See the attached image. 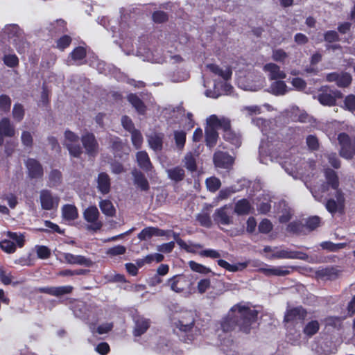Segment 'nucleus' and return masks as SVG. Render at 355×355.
<instances>
[{
    "mask_svg": "<svg viewBox=\"0 0 355 355\" xmlns=\"http://www.w3.org/2000/svg\"><path fill=\"white\" fill-rule=\"evenodd\" d=\"M324 177L325 182L314 186L310 191L316 200L322 202L324 197L323 194L327 193L329 188L335 190L334 198H331L327 200L325 207L332 215L336 212H341L345 207V198L343 191L338 188V177L334 170L329 168L324 170Z\"/></svg>",
    "mask_w": 355,
    "mask_h": 355,
    "instance_id": "1",
    "label": "nucleus"
},
{
    "mask_svg": "<svg viewBox=\"0 0 355 355\" xmlns=\"http://www.w3.org/2000/svg\"><path fill=\"white\" fill-rule=\"evenodd\" d=\"M258 311L242 304L234 305L230 310L227 316L223 318L221 328L224 332H229L238 327L239 331L248 334L252 324L256 321Z\"/></svg>",
    "mask_w": 355,
    "mask_h": 355,
    "instance_id": "2",
    "label": "nucleus"
},
{
    "mask_svg": "<svg viewBox=\"0 0 355 355\" xmlns=\"http://www.w3.org/2000/svg\"><path fill=\"white\" fill-rule=\"evenodd\" d=\"M207 127L205 128V142L209 148L214 147L218 138L217 129L227 128L229 125V119L216 115H211L207 119Z\"/></svg>",
    "mask_w": 355,
    "mask_h": 355,
    "instance_id": "3",
    "label": "nucleus"
},
{
    "mask_svg": "<svg viewBox=\"0 0 355 355\" xmlns=\"http://www.w3.org/2000/svg\"><path fill=\"white\" fill-rule=\"evenodd\" d=\"M196 314L191 311H186L182 312L178 320L174 322L175 327L180 331L187 334V340L193 339V333L198 331L195 327Z\"/></svg>",
    "mask_w": 355,
    "mask_h": 355,
    "instance_id": "4",
    "label": "nucleus"
},
{
    "mask_svg": "<svg viewBox=\"0 0 355 355\" xmlns=\"http://www.w3.org/2000/svg\"><path fill=\"white\" fill-rule=\"evenodd\" d=\"M3 34L12 43L19 53L24 51L26 43L22 30L17 24H9L4 27Z\"/></svg>",
    "mask_w": 355,
    "mask_h": 355,
    "instance_id": "5",
    "label": "nucleus"
},
{
    "mask_svg": "<svg viewBox=\"0 0 355 355\" xmlns=\"http://www.w3.org/2000/svg\"><path fill=\"white\" fill-rule=\"evenodd\" d=\"M343 93L338 89H331L329 86H322L318 90L317 99L323 105L334 106L336 100L342 98Z\"/></svg>",
    "mask_w": 355,
    "mask_h": 355,
    "instance_id": "6",
    "label": "nucleus"
},
{
    "mask_svg": "<svg viewBox=\"0 0 355 355\" xmlns=\"http://www.w3.org/2000/svg\"><path fill=\"white\" fill-rule=\"evenodd\" d=\"M304 162L298 157L287 158L283 163L282 167L285 171L294 179H301L304 175L303 165Z\"/></svg>",
    "mask_w": 355,
    "mask_h": 355,
    "instance_id": "7",
    "label": "nucleus"
},
{
    "mask_svg": "<svg viewBox=\"0 0 355 355\" xmlns=\"http://www.w3.org/2000/svg\"><path fill=\"white\" fill-rule=\"evenodd\" d=\"M64 146L68 149L69 154L74 157H79L83 153L79 143V137L70 130L64 132Z\"/></svg>",
    "mask_w": 355,
    "mask_h": 355,
    "instance_id": "8",
    "label": "nucleus"
},
{
    "mask_svg": "<svg viewBox=\"0 0 355 355\" xmlns=\"http://www.w3.org/2000/svg\"><path fill=\"white\" fill-rule=\"evenodd\" d=\"M166 285L175 293H182L189 289L191 281L189 277L184 275H175L169 279Z\"/></svg>",
    "mask_w": 355,
    "mask_h": 355,
    "instance_id": "9",
    "label": "nucleus"
},
{
    "mask_svg": "<svg viewBox=\"0 0 355 355\" xmlns=\"http://www.w3.org/2000/svg\"><path fill=\"white\" fill-rule=\"evenodd\" d=\"M325 78L329 83H336V85L340 88L348 87L352 82V75L345 71L327 73Z\"/></svg>",
    "mask_w": 355,
    "mask_h": 355,
    "instance_id": "10",
    "label": "nucleus"
},
{
    "mask_svg": "<svg viewBox=\"0 0 355 355\" xmlns=\"http://www.w3.org/2000/svg\"><path fill=\"white\" fill-rule=\"evenodd\" d=\"M338 140L340 145V156L347 159H352L355 155L353 141L345 133L339 134Z\"/></svg>",
    "mask_w": 355,
    "mask_h": 355,
    "instance_id": "11",
    "label": "nucleus"
},
{
    "mask_svg": "<svg viewBox=\"0 0 355 355\" xmlns=\"http://www.w3.org/2000/svg\"><path fill=\"white\" fill-rule=\"evenodd\" d=\"M270 258L307 260L309 256L304 252L291 250L288 248H277L271 254Z\"/></svg>",
    "mask_w": 355,
    "mask_h": 355,
    "instance_id": "12",
    "label": "nucleus"
},
{
    "mask_svg": "<svg viewBox=\"0 0 355 355\" xmlns=\"http://www.w3.org/2000/svg\"><path fill=\"white\" fill-rule=\"evenodd\" d=\"M59 259L62 262L71 265L76 264L86 267H91L93 265L92 261L84 256L75 255L67 252H60Z\"/></svg>",
    "mask_w": 355,
    "mask_h": 355,
    "instance_id": "13",
    "label": "nucleus"
},
{
    "mask_svg": "<svg viewBox=\"0 0 355 355\" xmlns=\"http://www.w3.org/2000/svg\"><path fill=\"white\" fill-rule=\"evenodd\" d=\"M40 200L41 207L44 210H51L58 207L60 198L46 189L40 191Z\"/></svg>",
    "mask_w": 355,
    "mask_h": 355,
    "instance_id": "14",
    "label": "nucleus"
},
{
    "mask_svg": "<svg viewBox=\"0 0 355 355\" xmlns=\"http://www.w3.org/2000/svg\"><path fill=\"white\" fill-rule=\"evenodd\" d=\"M83 216L87 222L92 223L88 229L96 231L101 228L102 223L98 220L99 211L96 207L90 206L87 207L83 212Z\"/></svg>",
    "mask_w": 355,
    "mask_h": 355,
    "instance_id": "15",
    "label": "nucleus"
},
{
    "mask_svg": "<svg viewBox=\"0 0 355 355\" xmlns=\"http://www.w3.org/2000/svg\"><path fill=\"white\" fill-rule=\"evenodd\" d=\"M81 141L87 155L95 156L98 153V144L94 134L86 132L82 135Z\"/></svg>",
    "mask_w": 355,
    "mask_h": 355,
    "instance_id": "16",
    "label": "nucleus"
},
{
    "mask_svg": "<svg viewBox=\"0 0 355 355\" xmlns=\"http://www.w3.org/2000/svg\"><path fill=\"white\" fill-rule=\"evenodd\" d=\"M73 288L71 286H46L40 287L37 291L40 293H46L52 296L60 297L72 292Z\"/></svg>",
    "mask_w": 355,
    "mask_h": 355,
    "instance_id": "17",
    "label": "nucleus"
},
{
    "mask_svg": "<svg viewBox=\"0 0 355 355\" xmlns=\"http://www.w3.org/2000/svg\"><path fill=\"white\" fill-rule=\"evenodd\" d=\"M15 128L10 120L7 117L2 118L0 121V146L3 144L4 136L12 137L15 136Z\"/></svg>",
    "mask_w": 355,
    "mask_h": 355,
    "instance_id": "18",
    "label": "nucleus"
},
{
    "mask_svg": "<svg viewBox=\"0 0 355 355\" xmlns=\"http://www.w3.org/2000/svg\"><path fill=\"white\" fill-rule=\"evenodd\" d=\"M292 266H267L264 268H260L259 271L267 276H280L284 277L291 273L290 269H293Z\"/></svg>",
    "mask_w": 355,
    "mask_h": 355,
    "instance_id": "19",
    "label": "nucleus"
},
{
    "mask_svg": "<svg viewBox=\"0 0 355 355\" xmlns=\"http://www.w3.org/2000/svg\"><path fill=\"white\" fill-rule=\"evenodd\" d=\"M263 70L268 73L270 80H282L286 78V73L281 70L279 66L275 63H268L264 65Z\"/></svg>",
    "mask_w": 355,
    "mask_h": 355,
    "instance_id": "20",
    "label": "nucleus"
},
{
    "mask_svg": "<svg viewBox=\"0 0 355 355\" xmlns=\"http://www.w3.org/2000/svg\"><path fill=\"white\" fill-rule=\"evenodd\" d=\"M306 310L302 306L295 307L286 311L284 320L286 322L302 320L306 316Z\"/></svg>",
    "mask_w": 355,
    "mask_h": 355,
    "instance_id": "21",
    "label": "nucleus"
},
{
    "mask_svg": "<svg viewBox=\"0 0 355 355\" xmlns=\"http://www.w3.org/2000/svg\"><path fill=\"white\" fill-rule=\"evenodd\" d=\"M213 217L214 221L220 225H228L233 223L232 217L230 216L227 211V206L217 209Z\"/></svg>",
    "mask_w": 355,
    "mask_h": 355,
    "instance_id": "22",
    "label": "nucleus"
},
{
    "mask_svg": "<svg viewBox=\"0 0 355 355\" xmlns=\"http://www.w3.org/2000/svg\"><path fill=\"white\" fill-rule=\"evenodd\" d=\"M214 162L216 166L227 168L234 162L232 156L222 151H217L214 155Z\"/></svg>",
    "mask_w": 355,
    "mask_h": 355,
    "instance_id": "23",
    "label": "nucleus"
},
{
    "mask_svg": "<svg viewBox=\"0 0 355 355\" xmlns=\"http://www.w3.org/2000/svg\"><path fill=\"white\" fill-rule=\"evenodd\" d=\"M86 56V50L82 46L76 47L67 58L66 63L67 65L81 64L82 60Z\"/></svg>",
    "mask_w": 355,
    "mask_h": 355,
    "instance_id": "24",
    "label": "nucleus"
},
{
    "mask_svg": "<svg viewBox=\"0 0 355 355\" xmlns=\"http://www.w3.org/2000/svg\"><path fill=\"white\" fill-rule=\"evenodd\" d=\"M26 165L29 176L32 178H39L43 175V168L41 164L34 159H28Z\"/></svg>",
    "mask_w": 355,
    "mask_h": 355,
    "instance_id": "25",
    "label": "nucleus"
},
{
    "mask_svg": "<svg viewBox=\"0 0 355 355\" xmlns=\"http://www.w3.org/2000/svg\"><path fill=\"white\" fill-rule=\"evenodd\" d=\"M224 132L223 138L227 141H229L236 148H239L241 144V135L235 132L231 129L230 121L229 120V125L225 128H223Z\"/></svg>",
    "mask_w": 355,
    "mask_h": 355,
    "instance_id": "26",
    "label": "nucleus"
},
{
    "mask_svg": "<svg viewBox=\"0 0 355 355\" xmlns=\"http://www.w3.org/2000/svg\"><path fill=\"white\" fill-rule=\"evenodd\" d=\"M340 273L341 271L338 268L333 266L322 268L316 272L319 277L329 280L336 279Z\"/></svg>",
    "mask_w": 355,
    "mask_h": 355,
    "instance_id": "27",
    "label": "nucleus"
},
{
    "mask_svg": "<svg viewBox=\"0 0 355 355\" xmlns=\"http://www.w3.org/2000/svg\"><path fill=\"white\" fill-rule=\"evenodd\" d=\"M97 188L103 194H107L110 190V179L109 175L105 173L98 174L97 178Z\"/></svg>",
    "mask_w": 355,
    "mask_h": 355,
    "instance_id": "28",
    "label": "nucleus"
},
{
    "mask_svg": "<svg viewBox=\"0 0 355 355\" xmlns=\"http://www.w3.org/2000/svg\"><path fill=\"white\" fill-rule=\"evenodd\" d=\"M206 67L211 72L221 77L225 80L231 78L232 71L228 67L223 69L214 64H209Z\"/></svg>",
    "mask_w": 355,
    "mask_h": 355,
    "instance_id": "29",
    "label": "nucleus"
},
{
    "mask_svg": "<svg viewBox=\"0 0 355 355\" xmlns=\"http://www.w3.org/2000/svg\"><path fill=\"white\" fill-rule=\"evenodd\" d=\"M163 135L159 133H152L148 136V142L150 147L155 151H160L163 145Z\"/></svg>",
    "mask_w": 355,
    "mask_h": 355,
    "instance_id": "30",
    "label": "nucleus"
},
{
    "mask_svg": "<svg viewBox=\"0 0 355 355\" xmlns=\"http://www.w3.org/2000/svg\"><path fill=\"white\" fill-rule=\"evenodd\" d=\"M268 91L275 96H282L288 92V88L284 81L279 80L270 85Z\"/></svg>",
    "mask_w": 355,
    "mask_h": 355,
    "instance_id": "31",
    "label": "nucleus"
},
{
    "mask_svg": "<svg viewBox=\"0 0 355 355\" xmlns=\"http://www.w3.org/2000/svg\"><path fill=\"white\" fill-rule=\"evenodd\" d=\"M138 165L141 168L148 172L152 168V164L146 151H139L136 155Z\"/></svg>",
    "mask_w": 355,
    "mask_h": 355,
    "instance_id": "32",
    "label": "nucleus"
},
{
    "mask_svg": "<svg viewBox=\"0 0 355 355\" xmlns=\"http://www.w3.org/2000/svg\"><path fill=\"white\" fill-rule=\"evenodd\" d=\"M135 327L134 335L139 336L144 334L150 327V321L142 317H138L135 319Z\"/></svg>",
    "mask_w": 355,
    "mask_h": 355,
    "instance_id": "33",
    "label": "nucleus"
},
{
    "mask_svg": "<svg viewBox=\"0 0 355 355\" xmlns=\"http://www.w3.org/2000/svg\"><path fill=\"white\" fill-rule=\"evenodd\" d=\"M62 215L66 220H74L78 216V209L73 205H65L62 208Z\"/></svg>",
    "mask_w": 355,
    "mask_h": 355,
    "instance_id": "34",
    "label": "nucleus"
},
{
    "mask_svg": "<svg viewBox=\"0 0 355 355\" xmlns=\"http://www.w3.org/2000/svg\"><path fill=\"white\" fill-rule=\"evenodd\" d=\"M132 174L134 178V182L138 187H139L142 191L148 190V182L141 172L135 169L132 172Z\"/></svg>",
    "mask_w": 355,
    "mask_h": 355,
    "instance_id": "35",
    "label": "nucleus"
},
{
    "mask_svg": "<svg viewBox=\"0 0 355 355\" xmlns=\"http://www.w3.org/2000/svg\"><path fill=\"white\" fill-rule=\"evenodd\" d=\"M252 206L249 201L246 199H241L239 200L234 207V211L238 215H245L250 212Z\"/></svg>",
    "mask_w": 355,
    "mask_h": 355,
    "instance_id": "36",
    "label": "nucleus"
},
{
    "mask_svg": "<svg viewBox=\"0 0 355 355\" xmlns=\"http://www.w3.org/2000/svg\"><path fill=\"white\" fill-rule=\"evenodd\" d=\"M128 100L139 114H143L145 113L146 106L143 101L136 94H129L128 96Z\"/></svg>",
    "mask_w": 355,
    "mask_h": 355,
    "instance_id": "37",
    "label": "nucleus"
},
{
    "mask_svg": "<svg viewBox=\"0 0 355 355\" xmlns=\"http://www.w3.org/2000/svg\"><path fill=\"white\" fill-rule=\"evenodd\" d=\"M166 173L168 178L175 182H180L182 180L185 176L184 170L180 166H175L172 168L167 169Z\"/></svg>",
    "mask_w": 355,
    "mask_h": 355,
    "instance_id": "38",
    "label": "nucleus"
},
{
    "mask_svg": "<svg viewBox=\"0 0 355 355\" xmlns=\"http://www.w3.org/2000/svg\"><path fill=\"white\" fill-rule=\"evenodd\" d=\"M218 266L231 272H236L242 270L248 266L247 263H238L236 264L232 265L227 261L223 259H219L217 261Z\"/></svg>",
    "mask_w": 355,
    "mask_h": 355,
    "instance_id": "39",
    "label": "nucleus"
},
{
    "mask_svg": "<svg viewBox=\"0 0 355 355\" xmlns=\"http://www.w3.org/2000/svg\"><path fill=\"white\" fill-rule=\"evenodd\" d=\"M279 208L281 209L279 213L281 214L279 216V221L281 223H286L291 218V210L288 207L285 201H281L279 202Z\"/></svg>",
    "mask_w": 355,
    "mask_h": 355,
    "instance_id": "40",
    "label": "nucleus"
},
{
    "mask_svg": "<svg viewBox=\"0 0 355 355\" xmlns=\"http://www.w3.org/2000/svg\"><path fill=\"white\" fill-rule=\"evenodd\" d=\"M320 329V324L318 320H311L304 326L303 332L306 336L311 337L315 335Z\"/></svg>",
    "mask_w": 355,
    "mask_h": 355,
    "instance_id": "41",
    "label": "nucleus"
},
{
    "mask_svg": "<svg viewBox=\"0 0 355 355\" xmlns=\"http://www.w3.org/2000/svg\"><path fill=\"white\" fill-rule=\"evenodd\" d=\"M99 207L102 212L107 216H113L115 214V209L111 201L103 200L99 202Z\"/></svg>",
    "mask_w": 355,
    "mask_h": 355,
    "instance_id": "42",
    "label": "nucleus"
},
{
    "mask_svg": "<svg viewBox=\"0 0 355 355\" xmlns=\"http://www.w3.org/2000/svg\"><path fill=\"white\" fill-rule=\"evenodd\" d=\"M25 110L24 107L20 103H15L13 106L12 115L14 120L17 122H20L24 116Z\"/></svg>",
    "mask_w": 355,
    "mask_h": 355,
    "instance_id": "43",
    "label": "nucleus"
},
{
    "mask_svg": "<svg viewBox=\"0 0 355 355\" xmlns=\"http://www.w3.org/2000/svg\"><path fill=\"white\" fill-rule=\"evenodd\" d=\"M206 186L207 189L211 192H216L221 186L220 180L216 177L207 178Z\"/></svg>",
    "mask_w": 355,
    "mask_h": 355,
    "instance_id": "44",
    "label": "nucleus"
},
{
    "mask_svg": "<svg viewBox=\"0 0 355 355\" xmlns=\"http://www.w3.org/2000/svg\"><path fill=\"white\" fill-rule=\"evenodd\" d=\"M196 220L199 222L201 226L207 228L210 227L212 225L209 214L205 211H202L201 213H199L196 216Z\"/></svg>",
    "mask_w": 355,
    "mask_h": 355,
    "instance_id": "45",
    "label": "nucleus"
},
{
    "mask_svg": "<svg viewBox=\"0 0 355 355\" xmlns=\"http://www.w3.org/2000/svg\"><path fill=\"white\" fill-rule=\"evenodd\" d=\"M107 140L114 152H118L122 149L123 143L119 137L110 135L107 137Z\"/></svg>",
    "mask_w": 355,
    "mask_h": 355,
    "instance_id": "46",
    "label": "nucleus"
},
{
    "mask_svg": "<svg viewBox=\"0 0 355 355\" xmlns=\"http://www.w3.org/2000/svg\"><path fill=\"white\" fill-rule=\"evenodd\" d=\"M252 123L261 130L263 135L268 133V130L270 128L269 121L262 118H255L252 119Z\"/></svg>",
    "mask_w": 355,
    "mask_h": 355,
    "instance_id": "47",
    "label": "nucleus"
},
{
    "mask_svg": "<svg viewBox=\"0 0 355 355\" xmlns=\"http://www.w3.org/2000/svg\"><path fill=\"white\" fill-rule=\"evenodd\" d=\"M11 103V98L8 95H0V111L4 113L8 112L10 110Z\"/></svg>",
    "mask_w": 355,
    "mask_h": 355,
    "instance_id": "48",
    "label": "nucleus"
},
{
    "mask_svg": "<svg viewBox=\"0 0 355 355\" xmlns=\"http://www.w3.org/2000/svg\"><path fill=\"white\" fill-rule=\"evenodd\" d=\"M183 162L184 163V166L189 171L193 172L196 170V159L191 153H189L185 155Z\"/></svg>",
    "mask_w": 355,
    "mask_h": 355,
    "instance_id": "49",
    "label": "nucleus"
},
{
    "mask_svg": "<svg viewBox=\"0 0 355 355\" xmlns=\"http://www.w3.org/2000/svg\"><path fill=\"white\" fill-rule=\"evenodd\" d=\"M66 30V23L62 19H58L51 24L49 31L53 33H62Z\"/></svg>",
    "mask_w": 355,
    "mask_h": 355,
    "instance_id": "50",
    "label": "nucleus"
},
{
    "mask_svg": "<svg viewBox=\"0 0 355 355\" xmlns=\"http://www.w3.org/2000/svg\"><path fill=\"white\" fill-rule=\"evenodd\" d=\"M210 288L211 282L209 279L203 278L200 279L197 283L196 289L200 294L206 293Z\"/></svg>",
    "mask_w": 355,
    "mask_h": 355,
    "instance_id": "51",
    "label": "nucleus"
},
{
    "mask_svg": "<svg viewBox=\"0 0 355 355\" xmlns=\"http://www.w3.org/2000/svg\"><path fill=\"white\" fill-rule=\"evenodd\" d=\"M288 57V53L282 49H276L272 50V58L276 62H284L285 60Z\"/></svg>",
    "mask_w": 355,
    "mask_h": 355,
    "instance_id": "52",
    "label": "nucleus"
},
{
    "mask_svg": "<svg viewBox=\"0 0 355 355\" xmlns=\"http://www.w3.org/2000/svg\"><path fill=\"white\" fill-rule=\"evenodd\" d=\"M174 138L175 141V144L177 147L182 150L184 148L185 141H186V133L182 131H175L174 132Z\"/></svg>",
    "mask_w": 355,
    "mask_h": 355,
    "instance_id": "53",
    "label": "nucleus"
},
{
    "mask_svg": "<svg viewBox=\"0 0 355 355\" xmlns=\"http://www.w3.org/2000/svg\"><path fill=\"white\" fill-rule=\"evenodd\" d=\"M241 112L245 116H250L254 114L261 113V107L258 105L244 106L241 109Z\"/></svg>",
    "mask_w": 355,
    "mask_h": 355,
    "instance_id": "54",
    "label": "nucleus"
},
{
    "mask_svg": "<svg viewBox=\"0 0 355 355\" xmlns=\"http://www.w3.org/2000/svg\"><path fill=\"white\" fill-rule=\"evenodd\" d=\"M49 179L51 187L57 186L61 182L62 174L58 170H53L49 174Z\"/></svg>",
    "mask_w": 355,
    "mask_h": 355,
    "instance_id": "55",
    "label": "nucleus"
},
{
    "mask_svg": "<svg viewBox=\"0 0 355 355\" xmlns=\"http://www.w3.org/2000/svg\"><path fill=\"white\" fill-rule=\"evenodd\" d=\"M189 265L193 271H195V272H197L199 273L208 274L211 272L210 268H209L202 264L198 263L193 261H189Z\"/></svg>",
    "mask_w": 355,
    "mask_h": 355,
    "instance_id": "56",
    "label": "nucleus"
},
{
    "mask_svg": "<svg viewBox=\"0 0 355 355\" xmlns=\"http://www.w3.org/2000/svg\"><path fill=\"white\" fill-rule=\"evenodd\" d=\"M345 245V243H334L331 241H324L320 243V246L325 250H328L331 252L337 251Z\"/></svg>",
    "mask_w": 355,
    "mask_h": 355,
    "instance_id": "57",
    "label": "nucleus"
},
{
    "mask_svg": "<svg viewBox=\"0 0 355 355\" xmlns=\"http://www.w3.org/2000/svg\"><path fill=\"white\" fill-rule=\"evenodd\" d=\"M155 236V227H148L142 230L138 234V239L141 241H145Z\"/></svg>",
    "mask_w": 355,
    "mask_h": 355,
    "instance_id": "58",
    "label": "nucleus"
},
{
    "mask_svg": "<svg viewBox=\"0 0 355 355\" xmlns=\"http://www.w3.org/2000/svg\"><path fill=\"white\" fill-rule=\"evenodd\" d=\"M324 158L327 159L329 163L335 168H338L340 166V160L335 153H328L324 155Z\"/></svg>",
    "mask_w": 355,
    "mask_h": 355,
    "instance_id": "59",
    "label": "nucleus"
},
{
    "mask_svg": "<svg viewBox=\"0 0 355 355\" xmlns=\"http://www.w3.org/2000/svg\"><path fill=\"white\" fill-rule=\"evenodd\" d=\"M130 133L132 136V142L135 147L137 149L141 148L143 142V137L141 132L139 130H135Z\"/></svg>",
    "mask_w": 355,
    "mask_h": 355,
    "instance_id": "60",
    "label": "nucleus"
},
{
    "mask_svg": "<svg viewBox=\"0 0 355 355\" xmlns=\"http://www.w3.org/2000/svg\"><path fill=\"white\" fill-rule=\"evenodd\" d=\"M345 108L352 112H355V95L349 94L344 100Z\"/></svg>",
    "mask_w": 355,
    "mask_h": 355,
    "instance_id": "61",
    "label": "nucleus"
},
{
    "mask_svg": "<svg viewBox=\"0 0 355 355\" xmlns=\"http://www.w3.org/2000/svg\"><path fill=\"white\" fill-rule=\"evenodd\" d=\"M4 64L9 67H15L19 64V59L15 54H7L3 56Z\"/></svg>",
    "mask_w": 355,
    "mask_h": 355,
    "instance_id": "62",
    "label": "nucleus"
},
{
    "mask_svg": "<svg viewBox=\"0 0 355 355\" xmlns=\"http://www.w3.org/2000/svg\"><path fill=\"white\" fill-rule=\"evenodd\" d=\"M0 247L7 253H12L16 250V246L14 242L6 239L0 242Z\"/></svg>",
    "mask_w": 355,
    "mask_h": 355,
    "instance_id": "63",
    "label": "nucleus"
},
{
    "mask_svg": "<svg viewBox=\"0 0 355 355\" xmlns=\"http://www.w3.org/2000/svg\"><path fill=\"white\" fill-rule=\"evenodd\" d=\"M8 237L15 241L19 248H21L24 245V235L22 234H18L17 232H8Z\"/></svg>",
    "mask_w": 355,
    "mask_h": 355,
    "instance_id": "64",
    "label": "nucleus"
}]
</instances>
